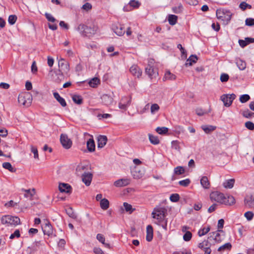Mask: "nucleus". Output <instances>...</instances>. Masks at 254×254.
Wrapping results in <instances>:
<instances>
[{
	"mask_svg": "<svg viewBox=\"0 0 254 254\" xmlns=\"http://www.w3.org/2000/svg\"><path fill=\"white\" fill-rule=\"evenodd\" d=\"M210 231V227H207L206 228H203L199 230L198 232V235L199 237H201L204 236L206 234H207Z\"/></svg>",
	"mask_w": 254,
	"mask_h": 254,
	"instance_id": "nucleus-41",
	"label": "nucleus"
},
{
	"mask_svg": "<svg viewBox=\"0 0 254 254\" xmlns=\"http://www.w3.org/2000/svg\"><path fill=\"white\" fill-rule=\"evenodd\" d=\"M212 234L213 235L210 236L208 238V239H210L211 238H212L216 241V243H220L221 242L222 239L220 238V235L217 231L213 232Z\"/></svg>",
	"mask_w": 254,
	"mask_h": 254,
	"instance_id": "nucleus-31",
	"label": "nucleus"
},
{
	"mask_svg": "<svg viewBox=\"0 0 254 254\" xmlns=\"http://www.w3.org/2000/svg\"><path fill=\"white\" fill-rule=\"evenodd\" d=\"M191 238L192 234L190 231H187L183 236V239L186 242L190 241Z\"/></svg>",
	"mask_w": 254,
	"mask_h": 254,
	"instance_id": "nucleus-48",
	"label": "nucleus"
},
{
	"mask_svg": "<svg viewBox=\"0 0 254 254\" xmlns=\"http://www.w3.org/2000/svg\"><path fill=\"white\" fill-rule=\"evenodd\" d=\"M185 172V169L182 166H178L174 169V173L177 175L183 174Z\"/></svg>",
	"mask_w": 254,
	"mask_h": 254,
	"instance_id": "nucleus-39",
	"label": "nucleus"
},
{
	"mask_svg": "<svg viewBox=\"0 0 254 254\" xmlns=\"http://www.w3.org/2000/svg\"><path fill=\"white\" fill-rule=\"evenodd\" d=\"M177 16L173 14H170L168 16V21L170 25H175L177 21Z\"/></svg>",
	"mask_w": 254,
	"mask_h": 254,
	"instance_id": "nucleus-34",
	"label": "nucleus"
},
{
	"mask_svg": "<svg viewBox=\"0 0 254 254\" xmlns=\"http://www.w3.org/2000/svg\"><path fill=\"white\" fill-rule=\"evenodd\" d=\"M229 75L226 73H222L220 76V80L222 82H226L229 79Z\"/></svg>",
	"mask_w": 254,
	"mask_h": 254,
	"instance_id": "nucleus-60",
	"label": "nucleus"
},
{
	"mask_svg": "<svg viewBox=\"0 0 254 254\" xmlns=\"http://www.w3.org/2000/svg\"><path fill=\"white\" fill-rule=\"evenodd\" d=\"M245 125L246 127L248 129L251 130H254V124L253 122L251 121H248L245 123Z\"/></svg>",
	"mask_w": 254,
	"mask_h": 254,
	"instance_id": "nucleus-54",
	"label": "nucleus"
},
{
	"mask_svg": "<svg viewBox=\"0 0 254 254\" xmlns=\"http://www.w3.org/2000/svg\"><path fill=\"white\" fill-rule=\"evenodd\" d=\"M108 139L106 136L105 135H99L98 137V147L102 148H103L107 143Z\"/></svg>",
	"mask_w": 254,
	"mask_h": 254,
	"instance_id": "nucleus-20",
	"label": "nucleus"
},
{
	"mask_svg": "<svg viewBox=\"0 0 254 254\" xmlns=\"http://www.w3.org/2000/svg\"><path fill=\"white\" fill-rule=\"evenodd\" d=\"M149 139L152 144L156 145L159 143L160 141L157 136H154L151 134H149Z\"/></svg>",
	"mask_w": 254,
	"mask_h": 254,
	"instance_id": "nucleus-36",
	"label": "nucleus"
},
{
	"mask_svg": "<svg viewBox=\"0 0 254 254\" xmlns=\"http://www.w3.org/2000/svg\"><path fill=\"white\" fill-rule=\"evenodd\" d=\"M245 204L248 205L249 207H252L254 204V197L251 196L249 199H245Z\"/></svg>",
	"mask_w": 254,
	"mask_h": 254,
	"instance_id": "nucleus-44",
	"label": "nucleus"
},
{
	"mask_svg": "<svg viewBox=\"0 0 254 254\" xmlns=\"http://www.w3.org/2000/svg\"><path fill=\"white\" fill-rule=\"evenodd\" d=\"M211 244L208 240H204L198 245L199 248L205 252L204 254H210L211 250L210 249Z\"/></svg>",
	"mask_w": 254,
	"mask_h": 254,
	"instance_id": "nucleus-11",
	"label": "nucleus"
},
{
	"mask_svg": "<svg viewBox=\"0 0 254 254\" xmlns=\"http://www.w3.org/2000/svg\"><path fill=\"white\" fill-rule=\"evenodd\" d=\"M245 22L246 25L247 26H251L254 25V19L251 18H247Z\"/></svg>",
	"mask_w": 254,
	"mask_h": 254,
	"instance_id": "nucleus-61",
	"label": "nucleus"
},
{
	"mask_svg": "<svg viewBox=\"0 0 254 254\" xmlns=\"http://www.w3.org/2000/svg\"><path fill=\"white\" fill-rule=\"evenodd\" d=\"M231 248V244L230 243H227L223 245V246L220 247L218 249V251L221 252L224 251L226 250H230Z\"/></svg>",
	"mask_w": 254,
	"mask_h": 254,
	"instance_id": "nucleus-40",
	"label": "nucleus"
},
{
	"mask_svg": "<svg viewBox=\"0 0 254 254\" xmlns=\"http://www.w3.org/2000/svg\"><path fill=\"white\" fill-rule=\"evenodd\" d=\"M153 237V230L151 225H149L146 227V239L148 242L152 241Z\"/></svg>",
	"mask_w": 254,
	"mask_h": 254,
	"instance_id": "nucleus-21",
	"label": "nucleus"
},
{
	"mask_svg": "<svg viewBox=\"0 0 254 254\" xmlns=\"http://www.w3.org/2000/svg\"><path fill=\"white\" fill-rule=\"evenodd\" d=\"M53 95L55 98L59 102L62 107H64L66 106V103L65 100L61 97L58 92H54Z\"/></svg>",
	"mask_w": 254,
	"mask_h": 254,
	"instance_id": "nucleus-25",
	"label": "nucleus"
},
{
	"mask_svg": "<svg viewBox=\"0 0 254 254\" xmlns=\"http://www.w3.org/2000/svg\"><path fill=\"white\" fill-rule=\"evenodd\" d=\"M99 83L100 80L97 77H94L89 81L88 84L90 86L95 88Z\"/></svg>",
	"mask_w": 254,
	"mask_h": 254,
	"instance_id": "nucleus-35",
	"label": "nucleus"
},
{
	"mask_svg": "<svg viewBox=\"0 0 254 254\" xmlns=\"http://www.w3.org/2000/svg\"><path fill=\"white\" fill-rule=\"evenodd\" d=\"M124 206L125 207V210L127 212H129V213H131L134 210L133 208L131 205L127 203V202L124 203Z\"/></svg>",
	"mask_w": 254,
	"mask_h": 254,
	"instance_id": "nucleus-43",
	"label": "nucleus"
},
{
	"mask_svg": "<svg viewBox=\"0 0 254 254\" xmlns=\"http://www.w3.org/2000/svg\"><path fill=\"white\" fill-rule=\"evenodd\" d=\"M159 109L160 107L157 104L154 103L151 106L150 110L152 114H155L156 112H158Z\"/></svg>",
	"mask_w": 254,
	"mask_h": 254,
	"instance_id": "nucleus-45",
	"label": "nucleus"
},
{
	"mask_svg": "<svg viewBox=\"0 0 254 254\" xmlns=\"http://www.w3.org/2000/svg\"><path fill=\"white\" fill-rule=\"evenodd\" d=\"M180 199V196L178 193H174L171 195L170 199L172 202H177Z\"/></svg>",
	"mask_w": 254,
	"mask_h": 254,
	"instance_id": "nucleus-52",
	"label": "nucleus"
},
{
	"mask_svg": "<svg viewBox=\"0 0 254 254\" xmlns=\"http://www.w3.org/2000/svg\"><path fill=\"white\" fill-rule=\"evenodd\" d=\"M2 167L5 169L9 171L10 172H15L16 171V169L13 168L11 165V164L9 162H4L2 164Z\"/></svg>",
	"mask_w": 254,
	"mask_h": 254,
	"instance_id": "nucleus-37",
	"label": "nucleus"
},
{
	"mask_svg": "<svg viewBox=\"0 0 254 254\" xmlns=\"http://www.w3.org/2000/svg\"><path fill=\"white\" fill-rule=\"evenodd\" d=\"M172 148L180 152L181 147L180 146L179 142L177 140L173 141L172 142Z\"/></svg>",
	"mask_w": 254,
	"mask_h": 254,
	"instance_id": "nucleus-46",
	"label": "nucleus"
},
{
	"mask_svg": "<svg viewBox=\"0 0 254 254\" xmlns=\"http://www.w3.org/2000/svg\"><path fill=\"white\" fill-rule=\"evenodd\" d=\"M37 247L35 246H32L31 247H28L26 252L28 254H33L35 252L37 251Z\"/></svg>",
	"mask_w": 254,
	"mask_h": 254,
	"instance_id": "nucleus-51",
	"label": "nucleus"
},
{
	"mask_svg": "<svg viewBox=\"0 0 254 254\" xmlns=\"http://www.w3.org/2000/svg\"><path fill=\"white\" fill-rule=\"evenodd\" d=\"M234 183L235 180L234 179H232L227 180L223 183V185L225 188L231 189L233 187Z\"/></svg>",
	"mask_w": 254,
	"mask_h": 254,
	"instance_id": "nucleus-29",
	"label": "nucleus"
},
{
	"mask_svg": "<svg viewBox=\"0 0 254 254\" xmlns=\"http://www.w3.org/2000/svg\"><path fill=\"white\" fill-rule=\"evenodd\" d=\"M242 115L246 118H250L252 116H254V113L251 112L249 110H247L243 111Z\"/></svg>",
	"mask_w": 254,
	"mask_h": 254,
	"instance_id": "nucleus-55",
	"label": "nucleus"
},
{
	"mask_svg": "<svg viewBox=\"0 0 254 254\" xmlns=\"http://www.w3.org/2000/svg\"><path fill=\"white\" fill-rule=\"evenodd\" d=\"M244 215L248 220H251L253 218L254 214L251 211H248L245 213Z\"/></svg>",
	"mask_w": 254,
	"mask_h": 254,
	"instance_id": "nucleus-64",
	"label": "nucleus"
},
{
	"mask_svg": "<svg viewBox=\"0 0 254 254\" xmlns=\"http://www.w3.org/2000/svg\"><path fill=\"white\" fill-rule=\"evenodd\" d=\"M190 183V181L189 179H186L184 180H182L179 182V184L180 186L184 187H187Z\"/></svg>",
	"mask_w": 254,
	"mask_h": 254,
	"instance_id": "nucleus-56",
	"label": "nucleus"
},
{
	"mask_svg": "<svg viewBox=\"0 0 254 254\" xmlns=\"http://www.w3.org/2000/svg\"><path fill=\"white\" fill-rule=\"evenodd\" d=\"M43 231L45 235H52L53 232V227L49 222L47 221L45 225L42 227Z\"/></svg>",
	"mask_w": 254,
	"mask_h": 254,
	"instance_id": "nucleus-16",
	"label": "nucleus"
},
{
	"mask_svg": "<svg viewBox=\"0 0 254 254\" xmlns=\"http://www.w3.org/2000/svg\"><path fill=\"white\" fill-rule=\"evenodd\" d=\"M59 189L62 192L70 193L72 190L71 187L68 184L65 183H60Z\"/></svg>",
	"mask_w": 254,
	"mask_h": 254,
	"instance_id": "nucleus-17",
	"label": "nucleus"
},
{
	"mask_svg": "<svg viewBox=\"0 0 254 254\" xmlns=\"http://www.w3.org/2000/svg\"><path fill=\"white\" fill-rule=\"evenodd\" d=\"M61 142L65 149H69L71 147L72 142L67 135L65 134H62L60 138Z\"/></svg>",
	"mask_w": 254,
	"mask_h": 254,
	"instance_id": "nucleus-10",
	"label": "nucleus"
},
{
	"mask_svg": "<svg viewBox=\"0 0 254 254\" xmlns=\"http://www.w3.org/2000/svg\"><path fill=\"white\" fill-rule=\"evenodd\" d=\"M236 97V96L234 94H224L221 96V100L223 102L225 106L229 107Z\"/></svg>",
	"mask_w": 254,
	"mask_h": 254,
	"instance_id": "nucleus-9",
	"label": "nucleus"
},
{
	"mask_svg": "<svg viewBox=\"0 0 254 254\" xmlns=\"http://www.w3.org/2000/svg\"><path fill=\"white\" fill-rule=\"evenodd\" d=\"M210 198L212 201H215L225 205H231L235 203V199L232 195L225 196L223 193L219 191L211 193Z\"/></svg>",
	"mask_w": 254,
	"mask_h": 254,
	"instance_id": "nucleus-1",
	"label": "nucleus"
},
{
	"mask_svg": "<svg viewBox=\"0 0 254 254\" xmlns=\"http://www.w3.org/2000/svg\"><path fill=\"white\" fill-rule=\"evenodd\" d=\"M156 131L160 134H165L168 131V128L166 127H157Z\"/></svg>",
	"mask_w": 254,
	"mask_h": 254,
	"instance_id": "nucleus-38",
	"label": "nucleus"
},
{
	"mask_svg": "<svg viewBox=\"0 0 254 254\" xmlns=\"http://www.w3.org/2000/svg\"><path fill=\"white\" fill-rule=\"evenodd\" d=\"M73 101L78 105H81L83 103V99L80 95H73L72 96Z\"/></svg>",
	"mask_w": 254,
	"mask_h": 254,
	"instance_id": "nucleus-30",
	"label": "nucleus"
},
{
	"mask_svg": "<svg viewBox=\"0 0 254 254\" xmlns=\"http://www.w3.org/2000/svg\"><path fill=\"white\" fill-rule=\"evenodd\" d=\"M197 60L198 58L195 55H191L187 60L185 65L186 66H190L193 64L196 63Z\"/></svg>",
	"mask_w": 254,
	"mask_h": 254,
	"instance_id": "nucleus-24",
	"label": "nucleus"
},
{
	"mask_svg": "<svg viewBox=\"0 0 254 254\" xmlns=\"http://www.w3.org/2000/svg\"><path fill=\"white\" fill-rule=\"evenodd\" d=\"M81 177L82 182L86 186H89L91 184L93 175L92 173L89 172H85L82 174Z\"/></svg>",
	"mask_w": 254,
	"mask_h": 254,
	"instance_id": "nucleus-14",
	"label": "nucleus"
},
{
	"mask_svg": "<svg viewBox=\"0 0 254 254\" xmlns=\"http://www.w3.org/2000/svg\"><path fill=\"white\" fill-rule=\"evenodd\" d=\"M130 183L128 179H121L114 182V185L117 187H121L128 185Z\"/></svg>",
	"mask_w": 254,
	"mask_h": 254,
	"instance_id": "nucleus-19",
	"label": "nucleus"
},
{
	"mask_svg": "<svg viewBox=\"0 0 254 254\" xmlns=\"http://www.w3.org/2000/svg\"><path fill=\"white\" fill-rule=\"evenodd\" d=\"M20 236V232H19V230H16L14 233L13 234H12L9 238L10 239H12L13 238H14L15 237H16V238H19Z\"/></svg>",
	"mask_w": 254,
	"mask_h": 254,
	"instance_id": "nucleus-62",
	"label": "nucleus"
},
{
	"mask_svg": "<svg viewBox=\"0 0 254 254\" xmlns=\"http://www.w3.org/2000/svg\"><path fill=\"white\" fill-rule=\"evenodd\" d=\"M113 94V93H112L111 95L108 94H103L101 97L102 103L107 106L111 105L114 101Z\"/></svg>",
	"mask_w": 254,
	"mask_h": 254,
	"instance_id": "nucleus-12",
	"label": "nucleus"
},
{
	"mask_svg": "<svg viewBox=\"0 0 254 254\" xmlns=\"http://www.w3.org/2000/svg\"><path fill=\"white\" fill-rule=\"evenodd\" d=\"M100 204L101 208L104 210H107L109 207V201L106 198L101 199Z\"/></svg>",
	"mask_w": 254,
	"mask_h": 254,
	"instance_id": "nucleus-28",
	"label": "nucleus"
},
{
	"mask_svg": "<svg viewBox=\"0 0 254 254\" xmlns=\"http://www.w3.org/2000/svg\"><path fill=\"white\" fill-rule=\"evenodd\" d=\"M129 4L130 6L133 7V8H138L140 6V3L138 1L131 0L130 1Z\"/></svg>",
	"mask_w": 254,
	"mask_h": 254,
	"instance_id": "nucleus-58",
	"label": "nucleus"
},
{
	"mask_svg": "<svg viewBox=\"0 0 254 254\" xmlns=\"http://www.w3.org/2000/svg\"><path fill=\"white\" fill-rule=\"evenodd\" d=\"M131 174L134 179H139L143 177L144 171L139 167H135L131 171Z\"/></svg>",
	"mask_w": 254,
	"mask_h": 254,
	"instance_id": "nucleus-13",
	"label": "nucleus"
},
{
	"mask_svg": "<svg viewBox=\"0 0 254 254\" xmlns=\"http://www.w3.org/2000/svg\"><path fill=\"white\" fill-rule=\"evenodd\" d=\"M65 73L59 70L55 72V74L53 75V79L54 81L60 83L63 80L64 78Z\"/></svg>",
	"mask_w": 254,
	"mask_h": 254,
	"instance_id": "nucleus-15",
	"label": "nucleus"
},
{
	"mask_svg": "<svg viewBox=\"0 0 254 254\" xmlns=\"http://www.w3.org/2000/svg\"><path fill=\"white\" fill-rule=\"evenodd\" d=\"M232 14L226 9H217L216 16L218 19L221 20L225 24H228L231 19Z\"/></svg>",
	"mask_w": 254,
	"mask_h": 254,
	"instance_id": "nucleus-5",
	"label": "nucleus"
},
{
	"mask_svg": "<svg viewBox=\"0 0 254 254\" xmlns=\"http://www.w3.org/2000/svg\"><path fill=\"white\" fill-rule=\"evenodd\" d=\"M131 96L123 97L121 99V101H120V102L122 103L123 104H128V105H130L131 103Z\"/></svg>",
	"mask_w": 254,
	"mask_h": 254,
	"instance_id": "nucleus-42",
	"label": "nucleus"
},
{
	"mask_svg": "<svg viewBox=\"0 0 254 254\" xmlns=\"http://www.w3.org/2000/svg\"><path fill=\"white\" fill-rule=\"evenodd\" d=\"M17 20V16L15 15H10L8 17V21L10 25L14 24Z\"/></svg>",
	"mask_w": 254,
	"mask_h": 254,
	"instance_id": "nucleus-49",
	"label": "nucleus"
},
{
	"mask_svg": "<svg viewBox=\"0 0 254 254\" xmlns=\"http://www.w3.org/2000/svg\"><path fill=\"white\" fill-rule=\"evenodd\" d=\"M167 214V210L163 207L157 206L155 207L151 213L152 218L157 220V224H160L165 219Z\"/></svg>",
	"mask_w": 254,
	"mask_h": 254,
	"instance_id": "nucleus-3",
	"label": "nucleus"
},
{
	"mask_svg": "<svg viewBox=\"0 0 254 254\" xmlns=\"http://www.w3.org/2000/svg\"><path fill=\"white\" fill-rule=\"evenodd\" d=\"M236 64L238 68L241 70H244L246 67V63L241 59L237 60Z\"/></svg>",
	"mask_w": 254,
	"mask_h": 254,
	"instance_id": "nucleus-33",
	"label": "nucleus"
},
{
	"mask_svg": "<svg viewBox=\"0 0 254 254\" xmlns=\"http://www.w3.org/2000/svg\"><path fill=\"white\" fill-rule=\"evenodd\" d=\"M97 239L102 244H104L105 238L104 236L101 234H98L96 236Z\"/></svg>",
	"mask_w": 254,
	"mask_h": 254,
	"instance_id": "nucleus-63",
	"label": "nucleus"
},
{
	"mask_svg": "<svg viewBox=\"0 0 254 254\" xmlns=\"http://www.w3.org/2000/svg\"><path fill=\"white\" fill-rule=\"evenodd\" d=\"M32 101V95L29 92H24L20 94L18 97V103L25 107H29Z\"/></svg>",
	"mask_w": 254,
	"mask_h": 254,
	"instance_id": "nucleus-4",
	"label": "nucleus"
},
{
	"mask_svg": "<svg viewBox=\"0 0 254 254\" xmlns=\"http://www.w3.org/2000/svg\"><path fill=\"white\" fill-rule=\"evenodd\" d=\"M196 114L199 116H202L208 113L206 111L203 110L201 108H197L195 110Z\"/></svg>",
	"mask_w": 254,
	"mask_h": 254,
	"instance_id": "nucleus-57",
	"label": "nucleus"
},
{
	"mask_svg": "<svg viewBox=\"0 0 254 254\" xmlns=\"http://www.w3.org/2000/svg\"><path fill=\"white\" fill-rule=\"evenodd\" d=\"M2 224H7V225L16 226L20 224V220L18 217L12 216L11 215H5L2 216L0 219Z\"/></svg>",
	"mask_w": 254,
	"mask_h": 254,
	"instance_id": "nucleus-6",
	"label": "nucleus"
},
{
	"mask_svg": "<svg viewBox=\"0 0 254 254\" xmlns=\"http://www.w3.org/2000/svg\"><path fill=\"white\" fill-rule=\"evenodd\" d=\"M153 64L154 60L153 59H150L148 61V65L145 68V73L151 79L156 78L158 74L157 70L153 67Z\"/></svg>",
	"mask_w": 254,
	"mask_h": 254,
	"instance_id": "nucleus-7",
	"label": "nucleus"
},
{
	"mask_svg": "<svg viewBox=\"0 0 254 254\" xmlns=\"http://www.w3.org/2000/svg\"><path fill=\"white\" fill-rule=\"evenodd\" d=\"M176 79V76L172 73L170 71H167L163 77V80L165 81L167 80H174Z\"/></svg>",
	"mask_w": 254,
	"mask_h": 254,
	"instance_id": "nucleus-27",
	"label": "nucleus"
},
{
	"mask_svg": "<svg viewBox=\"0 0 254 254\" xmlns=\"http://www.w3.org/2000/svg\"><path fill=\"white\" fill-rule=\"evenodd\" d=\"M124 29V27L120 24L113 28L114 32L119 36H123L125 34V31Z\"/></svg>",
	"mask_w": 254,
	"mask_h": 254,
	"instance_id": "nucleus-23",
	"label": "nucleus"
},
{
	"mask_svg": "<svg viewBox=\"0 0 254 254\" xmlns=\"http://www.w3.org/2000/svg\"><path fill=\"white\" fill-rule=\"evenodd\" d=\"M216 127L215 126H202V128L204 130V131L206 133H209L211 131L214 130L216 129Z\"/></svg>",
	"mask_w": 254,
	"mask_h": 254,
	"instance_id": "nucleus-32",
	"label": "nucleus"
},
{
	"mask_svg": "<svg viewBox=\"0 0 254 254\" xmlns=\"http://www.w3.org/2000/svg\"><path fill=\"white\" fill-rule=\"evenodd\" d=\"M239 7L242 10H244L246 9L247 7H248L249 8H251L252 6L251 5L247 3L246 2L243 1L240 3Z\"/></svg>",
	"mask_w": 254,
	"mask_h": 254,
	"instance_id": "nucleus-59",
	"label": "nucleus"
},
{
	"mask_svg": "<svg viewBox=\"0 0 254 254\" xmlns=\"http://www.w3.org/2000/svg\"><path fill=\"white\" fill-rule=\"evenodd\" d=\"M58 65L59 67V70L64 73L65 75H67L68 71H69V64L65 61L64 59L61 58L59 60Z\"/></svg>",
	"mask_w": 254,
	"mask_h": 254,
	"instance_id": "nucleus-8",
	"label": "nucleus"
},
{
	"mask_svg": "<svg viewBox=\"0 0 254 254\" xmlns=\"http://www.w3.org/2000/svg\"><path fill=\"white\" fill-rule=\"evenodd\" d=\"M76 30L83 36H91L96 33L98 27L94 23L89 25L80 24L78 26Z\"/></svg>",
	"mask_w": 254,
	"mask_h": 254,
	"instance_id": "nucleus-2",
	"label": "nucleus"
},
{
	"mask_svg": "<svg viewBox=\"0 0 254 254\" xmlns=\"http://www.w3.org/2000/svg\"><path fill=\"white\" fill-rule=\"evenodd\" d=\"M250 99V96L248 94H244L240 96V101L244 103L248 101Z\"/></svg>",
	"mask_w": 254,
	"mask_h": 254,
	"instance_id": "nucleus-47",
	"label": "nucleus"
},
{
	"mask_svg": "<svg viewBox=\"0 0 254 254\" xmlns=\"http://www.w3.org/2000/svg\"><path fill=\"white\" fill-rule=\"evenodd\" d=\"M87 148L89 152H93L95 151V144L93 136L89 138L87 141Z\"/></svg>",
	"mask_w": 254,
	"mask_h": 254,
	"instance_id": "nucleus-22",
	"label": "nucleus"
},
{
	"mask_svg": "<svg viewBox=\"0 0 254 254\" xmlns=\"http://www.w3.org/2000/svg\"><path fill=\"white\" fill-rule=\"evenodd\" d=\"M200 184L203 188L207 189L210 187V183L207 177L203 176L200 180Z\"/></svg>",
	"mask_w": 254,
	"mask_h": 254,
	"instance_id": "nucleus-26",
	"label": "nucleus"
},
{
	"mask_svg": "<svg viewBox=\"0 0 254 254\" xmlns=\"http://www.w3.org/2000/svg\"><path fill=\"white\" fill-rule=\"evenodd\" d=\"M131 73L134 76L139 77L142 74V71L140 68L136 65H133L129 69Z\"/></svg>",
	"mask_w": 254,
	"mask_h": 254,
	"instance_id": "nucleus-18",
	"label": "nucleus"
},
{
	"mask_svg": "<svg viewBox=\"0 0 254 254\" xmlns=\"http://www.w3.org/2000/svg\"><path fill=\"white\" fill-rule=\"evenodd\" d=\"M31 151L34 154V157L35 159H39V155L38 150L36 147L34 146L33 145L31 146Z\"/></svg>",
	"mask_w": 254,
	"mask_h": 254,
	"instance_id": "nucleus-50",
	"label": "nucleus"
},
{
	"mask_svg": "<svg viewBox=\"0 0 254 254\" xmlns=\"http://www.w3.org/2000/svg\"><path fill=\"white\" fill-rule=\"evenodd\" d=\"M67 214L71 218L73 219L76 218V214L73 212L71 208H69L66 210Z\"/></svg>",
	"mask_w": 254,
	"mask_h": 254,
	"instance_id": "nucleus-53",
	"label": "nucleus"
}]
</instances>
